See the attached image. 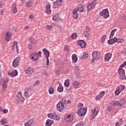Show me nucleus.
Returning <instances> with one entry per match:
<instances>
[{
    "label": "nucleus",
    "instance_id": "nucleus-1",
    "mask_svg": "<svg viewBox=\"0 0 126 126\" xmlns=\"http://www.w3.org/2000/svg\"><path fill=\"white\" fill-rule=\"evenodd\" d=\"M126 66V64L124 63L120 66V68L118 69L119 74L121 80H126V72L125 71V70L123 69V67H125Z\"/></svg>",
    "mask_w": 126,
    "mask_h": 126
},
{
    "label": "nucleus",
    "instance_id": "nucleus-2",
    "mask_svg": "<svg viewBox=\"0 0 126 126\" xmlns=\"http://www.w3.org/2000/svg\"><path fill=\"white\" fill-rule=\"evenodd\" d=\"M124 40L122 38H118V37H114L108 40L107 43L109 45H113L115 43H123Z\"/></svg>",
    "mask_w": 126,
    "mask_h": 126
},
{
    "label": "nucleus",
    "instance_id": "nucleus-3",
    "mask_svg": "<svg viewBox=\"0 0 126 126\" xmlns=\"http://www.w3.org/2000/svg\"><path fill=\"white\" fill-rule=\"evenodd\" d=\"M57 110L61 112V113H63V112H65V110L66 109V106L62 104V102L59 101V102L57 105Z\"/></svg>",
    "mask_w": 126,
    "mask_h": 126
},
{
    "label": "nucleus",
    "instance_id": "nucleus-4",
    "mask_svg": "<svg viewBox=\"0 0 126 126\" xmlns=\"http://www.w3.org/2000/svg\"><path fill=\"white\" fill-rule=\"evenodd\" d=\"M92 56L93 59H92V63H95V60H99L100 59V52L99 51H94L92 53Z\"/></svg>",
    "mask_w": 126,
    "mask_h": 126
},
{
    "label": "nucleus",
    "instance_id": "nucleus-5",
    "mask_svg": "<svg viewBox=\"0 0 126 126\" xmlns=\"http://www.w3.org/2000/svg\"><path fill=\"white\" fill-rule=\"evenodd\" d=\"M87 112V107L81 108L78 111V115L80 117H84Z\"/></svg>",
    "mask_w": 126,
    "mask_h": 126
},
{
    "label": "nucleus",
    "instance_id": "nucleus-6",
    "mask_svg": "<svg viewBox=\"0 0 126 126\" xmlns=\"http://www.w3.org/2000/svg\"><path fill=\"white\" fill-rule=\"evenodd\" d=\"M99 15L103 16V18H108L110 16L109 15V10L107 8L103 9L100 12Z\"/></svg>",
    "mask_w": 126,
    "mask_h": 126
},
{
    "label": "nucleus",
    "instance_id": "nucleus-7",
    "mask_svg": "<svg viewBox=\"0 0 126 126\" xmlns=\"http://www.w3.org/2000/svg\"><path fill=\"white\" fill-rule=\"evenodd\" d=\"M126 88V86L121 85L119 87H118L115 91L116 95H119L120 93L123 91V90H125Z\"/></svg>",
    "mask_w": 126,
    "mask_h": 126
},
{
    "label": "nucleus",
    "instance_id": "nucleus-8",
    "mask_svg": "<svg viewBox=\"0 0 126 126\" xmlns=\"http://www.w3.org/2000/svg\"><path fill=\"white\" fill-rule=\"evenodd\" d=\"M97 3V0H94L92 2H91L89 3L88 5H87V7L88 8V10H91L95 5H96V4Z\"/></svg>",
    "mask_w": 126,
    "mask_h": 126
},
{
    "label": "nucleus",
    "instance_id": "nucleus-9",
    "mask_svg": "<svg viewBox=\"0 0 126 126\" xmlns=\"http://www.w3.org/2000/svg\"><path fill=\"white\" fill-rule=\"evenodd\" d=\"M34 124H35V119L32 118L30 119L27 122L25 123V126H34Z\"/></svg>",
    "mask_w": 126,
    "mask_h": 126
},
{
    "label": "nucleus",
    "instance_id": "nucleus-10",
    "mask_svg": "<svg viewBox=\"0 0 126 126\" xmlns=\"http://www.w3.org/2000/svg\"><path fill=\"white\" fill-rule=\"evenodd\" d=\"M11 38H12V33L10 32H7L5 34V40L8 42V41H10L11 40Z\"/></svg>",
    "mask_w": 126,
    "mask_h": 126
},
{
    "label": "nucleus",
    "instance_id": "nucleus-11",
    "mask_svg": "<svg viewBox=\"0 0 126 126\" xmlns=\"http://www.w3.org/2000/svg\"><path fill=\"white\" fill-rule=\"evenodd\" d=\"M99 109H100V107L96 106L94 109L92 110V114L93 116L96 117V116L98 115V113H99Z\"/></svg>",
    "mask_w": 126,
    "mask_h": 126
},
{
    "label": "nucleus",
    "instance_id": "nucleus-12",
    "mask_svg": "<svg viewBox=\"0 0 126 126\" xmlns=\"http://www.w3.org/2000/svg\"><path fill=\"white\" fill-rule=\"evenodd\" d=\"M20 61V58H16V59H15L12 63L13 66H14V67H16L17 65H19Z\"/></svg>",
    "mask_w": 126,
    "mask_h": 126
},
{
    "label": "nucleus",
    "instance_id": "nucleus-13",
    "mask_svg": "<svg viewBox=\"0 0 126 126\" xmlns=\"http://www.w3.org/2000/svg\"><path fill=\"white\" fill-rule=\"evenodd\" d=\"M84 7H85V5H83L82 4H80L77 6V9L76 10L80 12H84V11H85Z\"/></svg>",
    "mask_w": 126,
    "mask_h": 126
},
{
    "label": "nucleus",
    "instance_id": "nucleus-14",
    "mask_svg": "<svg viewBox=\"0 0 126 126\" xmlns=\"http://www.w3.org/2000/svg\"><path fill=\"white\" fill-rule=\"evenodd\" d=\"M77 45H78V46H80L81 48H84L86 47V42H85L84 40H80L77 42Z\"/></svg>",
    "mask_w": 126,
    "mask_h": 126
},
{
    "label": "nucleus",
    "instance_id": "nucleus-15",
    "mask_svg": "<svg viewBox=\"0 0 126 126\" xmlns=\"http://www.w3.org/2000/svg\"><path fill=\"white\" fill-rule=\"evenodd\" d=\"M25 99L23 97V96L20 95V96H17V98L16 99V103L17 104H19L20 102H23Z\"/></svg>",
    "mask_w": 126,
    "mask_h": 126
},
{
    "label": "nucleus",
    "instance_id": "nucleus-16",
    "mask_svg": "<svg viewBox=\"0 0 126 126\" xmlns=\"http://www.w3.org/2000/svg\"><path fill=\"white\" fill-rule=\"evenodd\" d=\"M45 12V13H47V14H51L52 13V10H51V5L47 4L46 5Z\"/></svg>",
    "mask_w": 126,
    "mask_h": 126
},
{
    "label": "nucleus",
    "instance_id": "nucleus-17",
    "mask_svg": "<svg viewBox=\"0 0 126 126\" xmlns=\"http://www.w3.org/2000/svg\"><path fill=\"white\" fill-rule=\"evenodd\" d=\"M11 11L14 14L16 13V12H17V8L16 7V3H13L12 6L11 8Z\"/></svg>",
    "mask_w": 126,
    "mask_h": 126
},
{
    "label": "nucleus",
    "instance_id": "nucleus-18",
    "mask_svg": "<svg viewBox=\"0 0 126 126\" xmlns=\"http://www.w3.org/2000/svg\"><path fill=\"white\" fill-rule=\"evenodd\" d=\"M65 121L67 122V123H70V122H72L73 121V116L72 115H68L65 118Z\"/></svg>",
    "mask_w": 126,
    "mask_h": 126
},
{
    "label": "nucleus",
    "instance_id": "nucleus-19",
    "mask_svg": "<svg viewBox=\"0 0 126 126\" xmlns=\"http://www.w3.org/2000/svg\"><path fill=\"white\" fill-rule=\"evenodd\" d=\"M8 74L9 76L14 77V76H17V75L18 74V72H17V70H14L12 72H8Z\"/></svg>",
    "mask_w": 126,
    "mask_h": 126
},
{
    "label": "nucleus",
    "instance_id": "nucleus-20",
    "mask_svg": "<svg viewBox=\"0 0 126 126\" xmlns=\"http://www.w3.org/2000/svg\"><path fill=\"white\" fill-rule=\"evenodd\" d=\"M32 61H37L39 58L38 57V54L37 53H33L31 54Z\"/></svg>",
    "mask_w": 126,
    "mask_h": 126
},
{
    "label": "nucleus",
    "instance_id": "nucleus-21",
    "mask_svg": "<svg viewBox=\"0 0 126 126\" xmlns=\"http://www.w3.org/2000/svg\"><path fill=\"white\" fill-rule=\"evenodd\" d=\"M112 58V53H108L105 54V62H109V60H111Z\"/></svg>",
    "mask_w": 126,
    "mask_h": 126
},
{
    "label": "nucleus",
    "instance_id": "nucleus-22",
    "mask_svg": "<svg viewBox=\"0 0 126 126\" xmlns=\"http://www.w3.org/2000/svg\"><path fill=\"white\" fill-rule=\"evenodd\" d=\"M43 52L45 58H49L50 57V52H49V50H47V49H43Z\"/></svg>",
    "mask_w": 126,
    "mask_h": 126
},
{
    "label": "nucleus",
    "instance_id": "nucleus-23",
    "mask_svg": "<svg viewBox=\"0 0 126 126\" xmlns=\"http://www.w3.org/2000/svg\"><path fill=\"white\" fill-rule=\"evenodd\" d=\"M59 102H61V104H63V105H67V104H70L71 103L70 100H66L64 98L62 99Z\"/></svg>",
    "mask_w": 126,
    "mask_h": 126
},
{
    "label": "nucleus",
    "instance_id": "nucleus-24",
    "mask_svg": "<svg viewBox=\"0 0 126 126\" xmlns=\"http://www.w3.org/2000/svg\"><path fill=\"white\" fill-rule=\"evenodd\" d=\"M88 29L86 31H84L83 35L85 37L87 38L89 37V35H90V31H89V27H88Z\"/></svg>",
    "mask_w": 126,
    "mask_h": 126
},
{
    "label": "nucleus",
    "instance_id": "nucleus-25",
    "mask_svg": "<svg viewBox=\"0 0 126 126\" xmlns=\"http://www.w3.org/2000/svg\"><path fill=\"white\" fill-rule=\"evenodd\" d=\"M31 88H27L25 90V93L24 94V96L25 98H28L29 97V91L31 90Z\"/></svg>",
    "mask_w": 126,
    "mask_h": 126
},
{
    "label": "nucleus",
    "instance_id": "nucleus-26",
    "mask_svg": "<svg viewBox=\"0 0 126 126\" xmlns=\"http://www.w3.org/2000/svg\"><path fill=\"white\" fill-rule=\"evenodd\" d=\"M80 57L81 59H82V60H85V59H87V58L88 57V53L85 52V53L80 54Z\"/></svg>",
    "mask_w": 126,
    "mask_h": 126
},
{
    "label": "nucleus",
    "instance_id": "nucleus-27",
    "mask_svg": "<svg viewBox=\"0 0 126 126\" xmlns=\"http://www.w3.org/2000/svg\"><path fill=\"white\" fill-rule=\"evenodd\" d=\"M54 124V121L51 120V119H48L45 123L46 126H51Z\"/></svg>",
    "mask_w": 126,
    "mask_h": 126
},
{
    "label": "nucleus",
    "instance_id": "nucleus-28",
    "mask_svg": "<svg viewBox=\"0 0 126 126\" xmlns=\"http://www.w3.org/2000/svg\"><path fill=\"white\" fill-rule=\"evenodd\" d=\"M26 73L30 74L33 72V68L32 67H29L25 70Z\"/></svg>",
    "mask_w": 126,
    "mask_h": 126
},
{
    "label": "nucleus",
    "instance_id": "nucleus-29",
    "mask_svg": "<svg viewBox=\"0 0 126 126\" xmlns=\"http://www.w3.org/2000/svg\"><path fill=\"white\" fill-rule=\"evenodd\" d=\"M72 16L75 19L78 18V13H77V10H74L72 12Z\"/></svg>",
    "mask_w": 126,
    "mask_h": 126
},
{
    "label": "nucleus",
    "instance_id": "nucleus-30",
    "mask_svg": "<svg viewBox=\"0 0 126 126\" xmlns=\"http://www.w3.org/2000/svg\"><path fill=\"white\" fill-rule=\"evenodd\" d=\"M52 19L53 21H58L60 19V15L59 14H55L53 16Z\"/></svg>",
    "mask_w": 126,
    "mask_h": 126
},
{
    "label": "nucleus",
    "instance_id": "nucleus-31",
    "mask_svg": "<svg viewBox=\"0 0 126 126\" xmlns=\"http://www.w3.org/2000/svg\"><path fill=\"white\" fill-rule=\"evenodd\" d=\"M72 62L73 63H75L77 62V56L76 54H73L72 56Z\"/></svg>",
    "mask_w": 126,
    "mask_h": 126
},
{
    "label": "nucleus",
    "instance_id": "nucleus-32",
    "mask_svg": "<svg viewBox=\"0 0 126 126\" xmlns=\"http://www.w3.org/2000/svg\"><path fill=\"white\" fill-rule=\"evenodd\" d=\"M49 94H54L55 93V89H54L52 87H49L48 89Z\"/></svg>",
    "mask_w": 126,
    "mask_h": 126
},
{
    "label": "nucleus",
    "instance_id": "nucleus-33",
    "mask_svg": "<svg viewBox=\"0 0 126 126\" xmlns=\"http://www.w3.org/2000/svg\"><path fill=\"white\" fill-rule=\"evenodd\" d=\"M57 90L58 92H61V93L63 91V87L62 85H61V83H60L59 86L58 87Z\"/></svg>",
    "mask_w": 126,
    "mask_h": 126
},
{
    "label": "nucleus",
    "instance_id": "nucleus-34",
    "mask_svg": "<svg viewBox=\"0 0 126 126\" xmlns=\"http://www.w3.org/2000/svg\"><path fill=\"white\" fill-rule=\"evenodd\" d=\"M32 4H33V2L32 1H27L26 5L27 6V7H32Z\"/></svg>",
    "mask_w": 126,
    "mask_h": 126
},
{
    "label": "nucleus",
    "instance_id": "nucleus-35",
    "mask_svg": "<svg viewBox=\"0 0 126 126\" xmlns=\"http://www.w3.org/2000/svg\"><path fill=\"white\" fill-rule=\"evenodd\" d=\"M78 85H79V83L78 82L75 81L73 83V86L74 88H75V89H77V88H78Z\"/></svg>",
    "mask_w": 126,
    "mask_h": 126
},
{
    "label": "nucleus",
    "instance_id": "nucleus-36",
    "mask_svg": "<svg viewBox=\"0 0 126 126\" xmlns=\"http://www.w3.org/2000/svg\"><path fill=\"white\" fill-rule=\"evenodd\" d=\"M111 105H113V106H118L119 107H120L119 101H118L113 100L111 102Z\"/></svg>",
    "mask_w": 126,
    "mask_h": 126
},
{
    "label": "nucleus",
    "instance_id": "nucleus-37",
    "mask_svg": "<svg viewBox=\"0 0 126 126\" xmlns=\"http://www.w3.org/2000/svg\"><path fill=\"white\" fill-rule=\"evenodd\" d=\"M29 42L31 44H35V43H36V42L35 41V40L34 39H33V37H30L29 38Z\"/></svg>",
    "mask_w": 126,
    "mask_h": 126
},
{
    "label": "nucleus",
    "instance_id": "nucleus-38",
    "mask_svg": "<svg viewBox=\"0 0 126 126\" xmlns=\"http://www.w3.org/2000/svg\"><path fill=\"white\" fill-rule=\"evenodd\" d=\"M47 117L50 119H53V120H56V116L53 115L52 113H49L47 115Z\"/></svg>",
    "mask_w": 126,
    "mask_h": 126
},
{
    "label": "nucleus",
    "instance_id": "nucleus-39",
    "mask_svg": "<svg viewBox=\"0 0 126 126\" xmlns=\"http://www.w3.org/2000/svg\"><path fill=\"white\" fill-rule=\"evenodd\" d=\"M69 54H70V52L69 51V50L64 51L63 55L64 56V57H65V58L67 57Z\"/></svg>",
    "mask_w": 126,
    "mask_h": 126
},
{
    "label": "nucleus",
    "instance_id": "nucleus-40",
    "mask_svg": "<svg viewBox=\"0 0 126 126\" xmlns=\"http://www.w3.org/2000/svg\"><path fill=\"white\" fill-rule=\"evenodd\" d=\"M117 31V29H115L113 30L110 33L109 38L111 39V38H113V36H114V34H115V32Z\"/></svg>",
    "mask_w": 126,
    "mask_h": 126
},
{
    "label": "nucleus",
    "instance_id": "nucleus-41",
    "mask_svg": "<svg viewBox=\"0 0 126 126\" xmlns=\"http://www.w3.org/2000/svg\"><path fill=\"white\" fill-rule=\"evenodd\" d=\"M64 85L65 87H68L69 86V79H66L65 80Z\"/></svg>",
    "mask_w": 126,
    "mask_h": 126
},
{
    "label": "nucleus",
    "instance_id": "nucleus-42",
    "mask_svg": "<svg viewBox=\"0 0 126 126\" xmlns=\"http://www.w3.org/2000/svg\"><path fill=\"white\" fill-rule=\"evenodd\" d=\"M119 106H124L125 104H126V101H125L124 99H121L120 102H119Z\"/></svg>",
    "mask_w": 126,
    "mask_h": 126
},
{
    "label": "nucleus",
    "instance_id": "nucleus-43",
    "mask_svg": "<svg viewBox=\"0 0 126 126\" xmlns=\"http://www.w3.org/2000/svg\"><path fill=\"white\" fill-rule=\"evenodd\" d=\"M77 38V34L76 33H74L71 35V39L75 40Z\"/></svg>",
    "mask_w": 126,
    "mask_h": 126
},
{
    "label": "nucleus",
    "instance_id": "nucleus-44",
    "mask_svg": "<svg viewBox=\"0 0 126 126\" xmlns=\"http://www.w3.org/2000/svg\"><path fill=\"white\" fill-rule=\"evenodd\" d=\"M106 35H103L102 37H101V39H100V42H101V43H105V40H106Z\"/></svg>",
    "mask_w": 126,
    "mask_h": 126
},
{
    "label": "nucleus",
    "instance_id": "nucleus-45",
    "mask_svg": "<svg viewBox=\"0 0 126 126\" xmlns=\"http://www.w3.org/2000/svg\"><path fill=\"white\" fill-rule=\"evenodd\" d=\"M1 123L2 125V126H4V125H6V124H7V122H6V119H1Z\"/></svg>",
    "mask_w": 126,
    "mask_h": 126
},
{
    "label": "nucleus",
    "instance_id": "nucleus-46",
    "mask_svg": "<svg viewBox=\"0 0 126 126\" xmlns=\"http://www.w3.org/2000/svg\"><path fill=\"white\" fill-rule=\"evenodd\" d=\"M53 7L54 8H59V7H60L61 6L59 5L57 2H55L54 3Z\"/></svg>",
    "mask_w": 126,
    "mask_h": 126
},
{
    "label": "nucleus",
    "instance_id": "nucleus-47",
    "mask_svg": "<svg viewBox=\"0 0 126 126\" xmlns=\"http://www.w3.org/2000/svg\"><path fill=\"white\" fill-rule=\"evenodd\" d=\"M17 46V41H15L13 43V45L12 46V51H13L14 49V46Z\"/></svg>",
    "mask_w": 126,
    "mask_h": 126
},
{
    "label": "nucleus",
    "instance_id": "nucleus-48",
    "mask_svg": "<svg viewBox=\"0 0 126 126\" xmlns=\"http://www.w3.org/2000/svg\"><path fill=\"white\" fill-rule=\"evenodd\" d=\"M62 1V0H57L55 2H57V4L61 6V4H63Z\"/></svg>",
    "mask_w": 126,
    "mask_h": 126
},
{
    "label": "nucleus",
    "instance_id": "nucleus-49",
    "mask_svg": "<svg viewBox=\"0 0 126 126\" xmlns=\"http://www.w3.org/2000/svg\"><path fill=\"white\" fill-rule=\"evenodd\" d=\"M102 95H100V94H99V95L98 96H96L95 97V99L96 100H97V101H99V100H100L101 99V98H102Z\"/></svg>",
    "mask_w": 126,
    "mask_h": 126
},
{
    "label": "nucleus",
    "instance_id": "nucleus-50",
    "mask_svg": "<svg viewBox=\"0 0 126 126\" xmlns=\"http://www.w3.org/2000/svg\"><path fill=\"white\" fill-rule=\"evenodd\" d=\"M69 46L68 45H65L64 47V51H69Z\"/></svg>",
    "mask_w": 126,
    "mask_h": 126
},
{
    "label": "nucleus",
    "instance_id": "nucleus-51",
    "mask_svg": "<svg viewBox=\"0 0 126 126\" xmlns=\"http://www.w3.org/2000/svg\"><path fill=\"white\" fill-rule=\"evenodd\" d=\"M40 84V81L37 80L33 84V86H37V85H39Z\"/></svg>",
    "mask_w": 126,
    "mask_h": 126
},
{
    "label": "nucleus",
    "instance_id": "nucleus-52",
    "mask_svg": "<svg viewBox=\"0 0 126 126\" xmlns=\"http://www.w3.org/2000/svg\"><path fill=\"white\" fill-rule=\"evenodd\" d=\"M46 29H47V30H51V29H52V26L50 25H47L46 26Z\"/></svg>",
    "mask_w": 126,
    "mask_h": 126
},
{
    "label": "nucleus",
    "instance_id": "nucleus-53",
    "mask_svg": "<svg viewBox=\"0 0 126 126\" xmlns=\"http://www.w3.org/2000/svg\"><path fill=\"white\" fill-rule=\"evenodd\" d=\"M50 61L49 60V57L46 58V65H49Z\"/></svg>",
    "mask_w": 126,
    "mask_h": 126
},
{
    "label": "nucleus",
    "instance_id": "nucleus-54",
    "mask_svg": "<svg viewBox=\"0 0 126 126\" xmlns=\"http://www.w3.org/2000/svg\"><path fill=\"white\" fill-rule=\"evenodd\" d=\"M99 94L100 96H102V97H103V96L105 95V92L102 91Z\"/></svg>",
    "mask_w": 126,
    "mask_h": 126
},
{
    "label": "nucleus",
    "instance_id": "nucleus-55",
    "mask_svg": "<svg viewBox=\"0 0 126 126\" xmlns=\"http://www.w3.org/2000/svg\"><path fill=\"white\" fill-rule=\"evenodd\" d=\"M28 49H29V50L32 49V44H29Z\"/></svg>",
    "mask_w": 126,
    "mask_h": 126
},
{
    "label": "nucleus",
    "instance_id": "nucleus-56",
    "mask_svg": "<svg viewBox=\"0 0 126 126\" xmlns=\"http://www.w3.org/2000/svg\"><path fill=\"white\" fill-rule=\"evenodd\" d=\"M52 114L53 115V116H56L55 120L57 119V118H58V114H57V113H56V112L52 113Z\"/></svg>",
    "mask_w": 126,
    "mask_h": 126
},
{
    "label": "nucleus",
    "instance_id": "nucleus-57",
    "mask_svg": "<svg viewBox=\"0 0 126 126\" xmlns=\"http://www.w3.org/2000/svg\"><path fill=\"white\" fill-rule=\"evenodd\" d=\"M8 112V110L7 109H4L3 110V113H4V114H6Z\"/></svg>",
    "mask_w": 126,
    "mask_h": 126
},
{
    "label": "nucleus",
    "instance_id": "nucleus-58",
    "mask_svg": "<svg viewBox=\"0 0 126 126\" xmlns=\"http://www.w3.org/2000/svg\"><path fill=\"white\" fill-rule=\"evenodd\" d=\"M37 55L38 57H42V53L41 52V51H39Z\"/></svg>",
    "mask_w": 126,
    "mask_h": 126
},
{
    "label": "nucleus",
    "instance_id": "nucleus-59",
    "mask_svg": "<svg viewBox=\"0 0 126 126\" xmlns=\"http://www.w3.org/2000/svg\"><path fill=\"white\" fill-rule=\"evenodd\" d=\"M30 17V19H33V18H34V16H33V15H30L29 16Z\"/></svg>",
    "mask_w": 126,
    "mask_h": 126
},
{
    "label": "nucleus",
    "instance_id": "nucleus-60",
    "mask_svg": "<svg viewBox=\"0 0 126 126\" xmlns=\"http://www.w3.org/2000/svg\"><path fill=\"white\" fill-rule=\"evenodd\" d=\"M120 125H122V123H119V122H117V123H116V124H115V126H120Z\"/></svg>",
    "mask_w": 126,
    "mask_h": 126
},
{
    "label": "nucleus",
    "instance_id": "nucleus-61",
    "mask_svg": "<svg viewBox=\"0 0 126 126\" xmlns=\"http://www.w3.org/2000/svg\"><path fill=\"white\" fill-rule=\"evenodd\" d=\"M17 96H22V94H21V92H19L18 94H17Z\"/></svg>",
    "mask_w": 126,
    "mask_h": 126
},
{
    "label": "nucleus",
    "instance_id": "nucleus-62",
    "mask_svg": "<svg viewBox=\"0 0 126 126\" xmlns=\"http://www.w3.org/2000/svg\"><path fill=\"white\" fill-rule=\"evenodd\" d=\"M78 107H83V103H79L78 104Z\"/></svg>",
    "mask_w": 126,
    "mask_h": 126
},
{
    "label": "nucleus",
    "instance_id": "nucleus-63",
    "mask_svg": "<svg viewBox=\"0 0 126 126\" xmlns=\"http://www.w3.org/2000/svg\"><path fill=\"white\" fill-rule=\"evenodd\" d=\"M123 122H124V121L123 120L120 119L119 120V122H118V123H121V124H123Z\"/></svg>",
    "mask_w": 126,
    "mask_h": 126
},
{
    "label": "nucleus",
    "instance_id": "nucleus-64",
    "mask_svg": "<svg viewBox=\"0 0 126 126\" xmlns=\"http://www.w3.org/2000/svg\"><path fill=\"white\" fill-rule=\"evenodd\" d=\"M21 0V3H24L25 1H26L27 0Z\"/></svg>",
    "mask_w": 126,
    "mask_h": 126
}]
</instances>
